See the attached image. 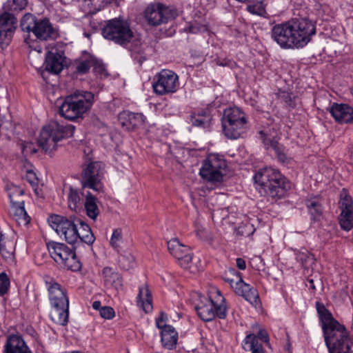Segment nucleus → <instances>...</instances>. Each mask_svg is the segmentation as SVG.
<instances>
[{
    "mask_svg": "<svg viewBox=\"0 0 353 353\" xmlns=\"http://www.w3.org/2000/svg\"><path fill=\"white\" fill-rule=\"evenodd\" d=\"M271 38L283 49L305 46L316 34V23L308 17L293 18L271 29Z\"/></svg>",
    "mask_w": 353,
    "mask_h": 353,
    "instance_id": "nucleus-1",
    "label": "nucleus"
},
{
    "mask_svg": "<svg viewBox=\"0 0 353 353\" xmlns=\"http://www.w3.org/2000/svg\"><path fill=\"white\" fill-rule=\"evenodd\" d=\"M101 33L105 39L128 47L132 57L139 64L146 59L140 35L128 20L121 17L108 20L103 27Z\"/></svg>",
    "mask_w": 353,
    "mask_h": 353,
    "instance_id": "nucleus-2",
    "label": "nucleus"
},
{
    "mask_svg": "<svg viewBox=\"0 0 353 353\" xmlns=\"http://www.w3.org/2000/svg\"><path fill=\"white\" fill-rule=\"evenodd\" d=\"M316 308L329 353H351L353 341L345 327L332 317L323 303L317 301Z\"/></svg>",
    "mask_w": 353,
    "mask_h": 353,
    "instance_id": "nucleus-3",
    "label": "nucleus"
},
{
    "mask_svg": "<svg viewBox=\"0 0 353 353\" xmlns=\"http://www.w3.org/2000/svg\"><path fill=\"white\" fill-rule=\"evenodd\" d=\"M254 180L261 195L267 197L272 203L283 198L290 188L286 178L272 167L260 169L254 174Z\"/></svg>",
    "mask_w": 353,
    "mask_h": 353,
    "instance_id": "nucleus-4",
    "label": "nucleus"
},
{
    "mask_svg": "<svg viewBox=\"0 0 353 353\" xmlns=\"http://www.w3.org/2000/svg\"><path fill=\"white\" fill-rule=\"evenodd\" d=\"M94 102V94L88 91H76L68 95L59 107V114L62 117L75 121L83 118L92 107Z\"/></svg>",
    "mask_w": 353,
    "mask_h": 353,
    "instance_id": "nucleus-5",
    "label": "nucleus"
},
{
    "mask_svg": "<svg viewBox=\"0 0 353 353\" xmlns=\"http://www.w3.org/2000/svg\"><path fill=\"white\" fill-rule=\"evenodd\" d=\"M74 130V127L72 125H63L52 121L42 128L37 141L39 146L46 152H50L56 149L58 141L71 137Z\"/></svg>",
    "mask_w": 353,
    "mask_h": 353,
    "instance_id": "nucleus-6",
    "label": "nucleus"
},
{
    "mask_svg": "<svg viewBox=\"0 0 353 353\" xmlns=\"http://www.w3.org/2000/svg\"><path fill=\"white\" fill-rule=\"evenodd\" d=\"M223 130L229 139H237L245 134L248 125L245 114L239 108H230L223 112Z\"/></svg>",
    "mask_w": 353,
    "mask_h": 353,
    "instance_id": "nucleus-7",
    "label": "nucleus"
},
{
    "mask_svg": "<svg viewBox=\"0 0 353 353\" xmlns=\"http://www.w3.org/2000/svg\"><path fill=\"white\" fill-rule=\"evenodd\" d=\"M216 300L201 297L194 308L198 316L204 321H210L216 316L224 319L227 316V307L225 298L220 291L216 292Z\"/></svg>",
    "mask_w": 353,
    "mask_h": 353,
    "instance_id": "nucleus-8",
    "label": "nucleus"
},
{
    "mask_svg": "<svg viewBox=\"0 0 353 353\" xmlns=\"http://www.w3.org/2000/svg\"><path fill=\"white\" fill-rule=\"evenodd\" d=\"M47 248L54 261L63 268L72 271H78L81 264L77 257L73 249L62 243L50 241Z\"/></svg>",
    "mask_w": 353,
    "mask_h": 353,
    "instance_id": "nucleus-9",
    "label": "nucleus"
},
{
    "mask_svg": "<svg viewBox=\"0 0 353 353\" xmlns=\"http://www.w3.org/2000/svg\"><path fill=\"white\" fill-rule=\"evenodd\" d=\"M20 26L23 31L32 32L40 40L55 39L57 36V32L49 19H38L32 14H26L23 17Z\"/></svg>",
    "mask_w": 353,
    "mask_h": 353,
    "instance_id": "nucleus-10",
    "label": "nucleus"
},
{
    "mask_svg": "<svg viewBox=\"0 0 353 353\" xmlns=\"http://www.w3.org/2000/svg\"><path fill=\"white\" fill-rule=\"evenodd\" d=\"M226 163L223 157L217 154H210L203 161L199 174L201 176L210 182H221L224 176Z\"/></svg>",
    "mask_w": 353,
    "mask_h": 353,
    "instance_id": "nucleus-11",
    "label": "nucleus"
},
{
    "mask_svg": "<svg viewBox=\"0 0 353 353\" xmlns=\"http://www.w3.org/2000/svg\"><path fill=\"white\" fill-rule=\"evenodd\" d=\"M143 16L149 26H159L176 17L177 12L175 9L163 3H152L146 7Z\"/></svg>",
    "mask_w": 353,
    "mask_h": 353,
    "instance_id": "nucleus-12",
    "label": "nucleus"
},
{
    "mask_svg": "<svg viewBox=\"0 0 353 353\" xmlns=\"http://www.w3.org/2000/svg\"><path fill=\"white\" fill-rule=\"evenodd\" d=\"M50 226L60 236L71 245L74 244L79 240V230L72 217L68 219L61 215L53 214L48 218Z\"/></svg>",
    "mask_w": 353,
    "mask_h": 353,
    "instance_id": "nucleus-13",
    "label": "nucleus"
},
{
    "mask_svg": "<svg viewBox=\"0 0 353 353\" xmlns=\"http://www.w3.org/2000/svg\"><path fill=\"white\" fill-rule=\"evenodd\" d=\"M179 77L172 70H162L154 78L152 88L158 95L174 93L179 87Z\"/></svg>",
    "mask_w": 353,
    "mask_h": 353,
    "instance_id": "nucleus-14",
    "label": "nucleus"
},
{
    "mask_svg": "<svg viewBox=\"0 0 353 353\" xmlns=\"http://www.w3.org/2000/svg\"><path fill=\"white\" fill-rule=\"evenodd\" d=\"M103 175V167L101 162H91L83 170L81 178L83 189L88 188L99 192L103 188L101 182Z\"/></svg>",
    "mask_w": 353,
    "mask_h": 353,
    "instance_id": "nucleus-15",
    "label": "nucleus"
},
{
    "mask_svg": "<svg viewBox=\"0 0 353 353\" xmlns=\"http://www.w3.org/2000/svg\"><path fill=\"white\" fill-rule=\"evenodd\" d=\"M23 194V190L17 186H12L8 192L13 219L19 225H26L30 221V216L25 210L24 201L21 199Z\"/></svg>",
    "mask_w": 353,
    "mask_h": 353,
    "instance_id": "nucleus-16",
    "label": "nucleus"
},
{
    "mask_svg": "<svg viewBox=\"0 0 353 353\" xmlns=\"http://www.w3.org/2000/svg\"><path fill=\"white\" fill-rule=\"evenodd\" d=\"M14 15L6 11L0 15V48L2 49L9 45L17 27V20Z\"/></svg>",
    "mask_w": 353,
    "mask_h": 353,
    "instance_id": "nucleus-17",
    "label": "nucleus"
},
{
    "mask_svg": "<svg viewBox=\"0 0 353 353\" xmlns=\"http://www.w3.org/2000/svg\"><path fill=\"white\" fill-rule=\"evenodd\" d=\"M168 249L171 255L179 261L182 268H189L192 256L188 246L181 243L177 239H172L168 242Z\"/></svg>",
    "mask_w": 353,
    "mask_h": 353,
    "instance_id": "nucleus-18",
    "label": "nucleus"
},
{
    "mask_svg": "<svg viewBox=\"0 0 353 353\" xmlns=\"http://www.w3.org/2000/svg\"><path fill=\"white\" fill-rule=\"evenodd\" d=\"M232 272L235 274L234 276L236 277L235 285L236 293L243 296L252 305L256 306L260 303L259 296L256 289L245 283L242 279L241 273L236 272L235 270H232Z\"/></svg>",
    "mask_w": 353,
    "mask_h": 353,
    "instance_id": "nucleus-19",
    "label": "nucleus"
},
{
    "mask_svg": "<svg viewBox=\"0 0 353 353\" xmlns=\"http://www.w3.org/2000/svg\"><path fill=\"white\" fill-rule=\"evenodd\" d=\"M50 303L52 307H68L69 299L66 290L55 281L47 283Z\"/></svg>",
    "mask_w": 353,
    "mask_h": 353,
    "instance_id": "nucleus-20",
    "label": "nucleus"
},
{
    "mask_svg": "<svg viewBox=\"0 0 353 353\" xmlns=\"http://www.w3.org/2000/svg\"><path fill=\"white\" fill-rule=\"evenodd\" d=\"M64 52L52 48L46 57V69L51 73L59 74L63 69Z\"/></svg>",
    "mask_w": 353,
    "mask_h": 353,
    "instance_id": "nucleus-21",
    "label": "nucleus"
},
{
    "mask_svg": "<svg viewBox=\"0 0 353 353\" xmlns=\"http://www.w3.org/2000/svg\"><path fill=\"white\" fill-rule=\"evenodd\" d=\"M330 113L335 121L340 123H350L353 121V108L345 103H334Z\"/></svg>",
    "mask_w": 353,
    "mask_h": 353,
    "instance_id": "nucleus-22",
    "label": "nucleus"
},
{
    "mask_svg": "<svg viewBox=\"0 0 353 353\" xmlns=\"http://www.w3.org/2000/svg\"><path fill=\"white\" fill-rule=\"evenodd\" d=\"M121 125L128 130H133L145 123V117L141 113L123 112L119 115Z\"/></svg>",
    "mask_w": 353,
    "mask_h": 353,
    "instance_id": "nucleus-23",
    "label": "nucleus"
},
{
    "mask_svg": "<svg viewBox=\"0 0 353 353\" xmlns=\"http://www.w3.org/2000/svg\"><path fill=\"white\" fill-rule=\"evenodd\" d=\"M83 189L79 190L72 186H69L67 194V202L68 208L76 212H79L85 203V195L83 192Z\"/></svg>",
    "mask_w": 353,
    "mask_h": 353,
    "instance_id": "nucleus-24",
    "label": "nucleus"
},
{
    "mask_svg": "<svg viewBox=\"0 0 353 353\" xmlns=\"http://www.w3.org/2000/svg\"><path fill=\"white\" fill-rule=\"evenodd\" d=\"M4 353H32L23 338L12 334L8 337L4 345Z\"/></svg>",
    "mask_w": 353,
    "mask_h": 353,
    "instance_id": "nucleus-25",
    "label": "nucleus"
},
{
    "mask_svg": "<svg viewBox=\"0 0 353 353\" xmlns=\"http://www.w3.org/2000/svg\"><path fill=\"white\" fill-rule=\"evenodd\" d=\"M102 274L106 288L114 289L117 292L123 289V281L121 275L112 268H104Z\"/></svg>",
    "mask_w": 353,
    "mask_h": 353,
    "instance_id": "nucleus-26",
    "label": "nucleus"
},
{
    "mask_svg": "<svg viewBox=\"0 0 353 353\" xmlns=\"http://www.w3.org/2000/svg\"><path fill=\"white\" fill-rule=\"evenodd\" d=\"M261 137L263 139V144L267 150L272 149L279 160L281 162H285L286 160V155L284 152V148L282 145L278 142L276 137H269L263 131L260 132Z\"/></svg>",
    "mask_w": 353,
    "mask_h": 353,
    "instance_id": "nucleus-27",
    "label": "nucleus"
},
{
    "mask_svg": "<svg viewBox=\"0 0 353 353\" xmlns=\"http://www.w3.org/2000/svg\"><path fill=\"white\" fill-rule=\"evenodd\" d=\"M161 339L164 347L172 350L175 347L177 340L178 333L172 326L165 327L161 332Z\"/></svg>",
    "mask_w": 353,
    "mask_h": 353,
    "instance_id": "nucleus-28",
    "label": "nucleus"
},
{
    "mask_svg": "<svg viewBox=\"0 0 353 353\" xmlns=\"http://www.w3.org/2000/svg\"><path fill=\"white\" fill-rule=\"evenodd\" d=\"M152 294L148 288L147 286L139 288L137 296L138 306L142 308L145 312L148 313L152 310Z\"/></svg>",
    "mask_w": 353,
    "mask_h": 353,
    "instance_id": "nucleus-29",
    "label": "nucleus"
},
{
    "mask_svg": "<svg viewBox=\"0 0 353 353\" xmlns=\"http://www.w3.org/2000/svg\"><path fill=\"white\" fill-rule=\"evenodd\" d=\"M305 205L313 220H319L323 214V207L321 198L319 196L307 198L305 200Z\"/></svg>",
    "mask_w": 353,
    "mask_h": 353,
    "instance_id": "nucleus-30",
    "label": "nucleus"
},
{
    "mask_svg": "<svg viewBox=\"0 0 353 353\" xmlns=\"http://www.w3.org/2000/svg\"><path fill=\"white\" fill-rule=\"evenodd\" d=\"M69 305L68 307H52L50 316L51 320L57 325H66L68 322Z\"/></svg>",
    "mask_w": 353,
    "mask_h": 353,
    "instance_id": "nucleus-31",
    "label": "nucleus"
},
{
    "mask_svg": "<svg viewBox=\"0 0 353 353\" xmlns=\"http://www.w3.org/2000/svg\"><path fill=\"white\" fill-rule=\"evenodd\" d=\"M86 214L92 219L96 220L99 214V209L97 204V199L90 192H88L83 203Z\"/></svg>",
    "mask_w": 353,
    "mask_h": 353,
    "instance_id": "nucleus-32",
    "label": "nucleus"
},
{
    "mask_svg": "<svg viewBox=\"0 0 353 353\" xmlns=\"http://www.w3.org/2000/svg\"><path fill=\"white\" fill-rule=\"evenodd\" d=\"M92 55L85 54L81 57L77 59L74 62V73L78 74H84L88 72L92 66Z\"/></svg>",
    "mask_w": 353,
    "mask_h": 353,
    "instance_id": "nucleus-33",
    "label": "nucleus"
},
{
    "mask_svg": "<svg viewBox=\"0 0 353 353\" xmlns=\"http://www.w3.org/2000/svg\"><path fill=\"white\" fill-rule=\"evenodd\" d=\"M253 341H254V343L256 341L259 343L269 346V335L266 330L263 328H260L256 332V334H248L244 339L243 343H252V342Z\"/></svg>",
    "mask_w": 353,
    "mask_h": 353,
    "instance_id": "nucleus-34",
    "label": "nucleus"
},
{
    "mask_svg": "<svg viewBox=\"0 0 353 353\" xmlns=\"http://www.w3.org/2000/svg\"><path fill=\"white\" fill-rule=\"evenodd\" d=\"M28 5V0H8L3 6L4 11L13 14L24 10Z\"/></svg>",
    "mask_w": 353,
    "mask_h": 353,
    "instance_id": "nucleus-35",
    "label": "nucleus"
},
{
    "mask_svg": "<svg viewBox=\"0 0 353 353\" xmlns=\"http://www.w3.org/2000/svg\"><path fill=\"white\" fill-rule=\"evenodd\" d=\"M79 222L81 227L80 231H79V239L81 242L85 243L88 245H92L95 240V237L92 234L90 226L80 220Z\"/></svg>",
    "mask_w": 353,
    "mask_h": 353,
    "instance_id": "nucleus-36",
    "label": "nucleus"
},
{
    "mask_svg": "<svg viewBox=\"0 0 353 353\" xmlns=\"http://www.w3.org/2000/svg\"><path fill=\"white\" fill-rule=\"evenodd\" d=\"M339 223L343 230L350 231L353 228V210L342 211L340 214Z\"/></svg>",
    "mask_w": 353,
    "mask_h": 353,
    "instance_id": "nucleus-37",
    "label": "nucleus"
},
{
    "mask_svg": "<svg viewBox=\"0 0 353 353\" xmlns=\"http://www.w3.org/2000/svg\"><path fill=\"white\" fill-rule=\"evenodd\" d=\"M339 204L341 212L353 210V202L352 198L345 192L341 194V199Z\"/></svg>",
    "mask_w": 353,
    "mask_h": 353,
    "instance_id": "nucleus-38",
    "label": "nucleus"
},
{
    "mask_svg": "<svg viewBox=\"0 0 353 353\" xmlns=\"http://www.w3.org/2000/svg\"><path fill=\"white\" fill-rule=\"evenodd\" d=\"M264 345L256 341L254 343L253 341L252 343H243V347L245 351H250L251 353H266Z\"/></svg>",
    "mask_w": 353,
    "mask_h": 353,
    "instance_id": "nucleus-39",
    "label": "nucleus"
},
{
    "mask_svg": "<svg viewBox=\"0 0 353 353\" xmlns=\"http://www.w3.org/2000/svg\"><path fill=\"white\" fill-rule=\"evenodd\" d=\"M119 263L121 268L128 270L134 266V259L130 254L129 256L121 255L119 257Z\"/></svg>",
    "mask_w": 353,
    "mask_h": 353,
    "instance_id": "nucleus-40",
    "label": "nucleus"
},
{
    "mask_svg": "<svg viewBox=\"0 0 353 353\" xmlns=\"http://www.w3.org/2000/svg\"><path fill=\"white\" fill-rule=\"evenodd\" d=\"M191 122L192 125L197 127H205L209 121V116L205 114H197L191 116Z\"/></svg>",
    "mask_w": 353,
    "mask_h": 353,
    "instance_id": "nucleus-41",
    "label": "nucleus"
},
{
    "mask_svg": "<svg viewBox=\"0 0 353 353\" xmlns=\"http://www.w3.org/2000/svg\"><path fill=\"white\" fill-rule=\"evenodd\" d=\"M10 287V279L4 272L0 274V295L7 293Z\"/></svg>",
    "mask_w": 353,
    "mask_h": 353,
    "instance_id": "nucleus-42",
    "label": "nucleus"
},
{
    "mask_svg": "<svg viewBox=\"0 0 353 353\" xmlns=\"http://www.w3.org/2000/svg\"><path fill=\"white\" fill-rule=\"evenodd\" d=\"M92 66L93 68L94 72L99 74H105L106 70L105 65L99 60L97 59L94 57L92 56Z\"/></svg>",
    "mask_w": 353,
    "mask_h": 353,
    "instance_id": "nucleus-43",
    "label": "nucleus"
},
{
    "mask_svg": "<svg viewBox=\"0 0 353 353\" xmlns=\"http://www.w3.org/2000/svg\"><path fill=\"white\" fill-rule=\"evenodd\" d=\"M122 239V232L121 229H116L113 231L111 239H110V245L114 248H117L119 245V242Z\"/></svg>",
    "mask_w": 353,
    "mask_h": 353,
    "instance_id": "nucleus-44",
    "label": "nucleus"
},
{
    "mask_svg": "<svg viewBox=\"0 0 353 353\" xmlns=\"http://www.w3.org/2000/svg\"><path fill=\"white\" fill-rule=\"evenodd\" d=\"M296 259L302 263V265L306 264L309 261L314 260V256L309 252L305 251L303 252H299L296 254Z\"/></svg>",
    "mask_w": 353,
    "mask_h": 353,
    "instance_id": "nucleus-45",
    "label": "nucleus"
},
{
    "mask_svg": "<svg viewBox=\"0 0 353 353\" xmlns=\"http://www.w3.org/2000/svg\"><path fill=\"white\" fill-rule=\"evenodd\" d=\"M100 316L105 319H112L115 312L112 307L110 306H104L100 309Z\"/></svg>",
    "mask_w": 353,
    "mask_h": 353,
    "instance_id": "nucleus-46",
    "label": "nucleus"
},
{
    "mask_svg": "<svg viewBox=\"0 0 353 353\" xmlns=\"http://www.w3.org/2000/svg\"><path fill=\"white\" fill-rule=\"evenodd\" d=\"M0 252L3 258L5 259H10L12 257V251L11 249H8L6 245L2 244L0 241Z\"/></svg>",
    "mask_w": 353,
    "mask_h": 353,
    "instance_id": "nucleus-47",
    "label": "nucleus"
},
{
    "mask_svg": "<svg viewBox=\"0 0 353 353\" xmlns=\"http://www.w3.org/2000/svg\"><path fill=\"white\" fill-rule=\"evenodd\" d=\"M26 179L32 186L37 184L38 179L33 171L30 170L27 172Z\"/></svg>",
    "mask_w": 353,
    "mask_h": 353,
    "instance_id": "nucleus-48",
    "label": "nucleus"
},
{
    "mask_svg": "<svg viewBox=\"0 0 353 353\" xmlns=\"http://www.w3.org/2000/svg\"><path fill=\"white\" fill-rule=\"evenodd\" d=\"M232 270L233 269H231L230 270V272L231 273V274L233 276L234 278H230L228 276H225V277H224V281L225 282L228 283L230 285V286L235 290L236 277L234 276L235 274L232 272Z\"/></svg>",
    "mask_w": 353,
    "mask_h": 353,
    "instance_id": "nucleus-49",
    "label": "nucleus"
},
{
    "mask_svg": "<svg viewBox=\"0 0 353 353\" xmlns=\"http://www.w3.org/2000/svg\"><path fill=\"white\" fill-rule=\"evenodd\" d=\"M156 325L157 327L161 330L165 329V327H170L171 325H166L165 323V319L163 317V314H161V316L157 319L156 320Z\"/></svg>",
    "mask_w": 353,
    "mask_h": 353,
    "instance_id": "nucleus-50",
    "label": "nucleus"
},
{
    "mask_svg": "<svg viewBox=\"0 0 353 353\" xmlns=\"http://www.w3.org/2000/svg\"><path fill=\"white\" fill-rule=\"evenodd\" d=\"M236 266L240 270H245L246 268V263L244 259L241 258H238L236 260Z\"/></svg>",
    "mask_w": 353,
    "mask_h": 353,
    "instance_id": "nucleus-51",
    "label": "nucleus"
},
{
    "mask_svg": "<svg viewBox=\"0 0 353 353\" xmlns=\"http://www.w3.org/2000/svg\"><path fill=\"white\" fill-rule=\"evenodd\" d=\"M92 307L94 309V310H99L100 311V309L102 307H101V303L99 301H94L93 303H92Z\"/></svg>",
    "mask_w": 353,
    "mask_h": 353,
    "instance_id": "nucleus-52",
    "label": "nucleus"
},
{
    "mask_svg": "<svg viewBox=\"0 0 353 353\" xmlns=\"http://www.w3.org/2000/svg\"><path fill=\"white\" fill-rule=\"evenodd\" d=\"M247 10L248 12H250L252 14H256V6L250 5L248 6Z\"/></svg>",
    "mask_w": 353,
    "mask_h": 353,
    "instance_id": "nucleus-53",
    "label": "nucleus"
},
{
    "mask_svg": "<svg viewBox=\"0 0 353 353\" xmlns=\"http://www.w3.org/2000/svg\"><path fill=\"white\" fill-rule=\"evenodd\" d=\"M308 281L310 283V288H312V290H314L315 289V286L314 285L313 279H309Z\"/></svg>",
    "mask_w": 353,
    "mask_h": 353,
    "instance_id": "nucleus-54",
    "label": "nucleus"
}]
</instances>
